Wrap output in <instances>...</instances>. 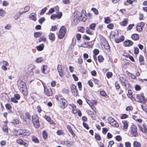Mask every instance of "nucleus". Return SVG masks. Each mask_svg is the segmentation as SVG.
I'll return each mask as SVG.
<instances>
[{
    "instance_id": "obj_1",
    "label": "nucleus",
    "mask_w": 147,
    "mask_h": 147,
    "mask_svg": "<svg viewBox=\"0 0 147 147\" xmlns=\"http://www.w3.org/2000/svg\"><path fill=\"white\" fill-rule=\"evenodd\" d=\"M84 12V11H83ZM86 20V16L84 15V13H82L80 16L78 18L77 15H74L72 17V22L74 25H76L78 24V21L84 22Z\"/></svg>"
},
{
    "instance_id": "obj_2",
    "label": "nucleus",
    "mask_w": 147,
    "mask_h": 147,
    "mask_svg": "<svg viewBox=\"0 0 147 147\" xmlns=\"http://www.w3.org/2000/svg\"><path fill=\"white\" fill-rule=\"evenodd\" d=\"M17 85L19 89L24 95H26L27 94V88L24 82L21 80H19L18 81Z\"/></svg>"
},
{
    "instance_id": "obj_3",
    "label": "nucleus",
    "mask_w": 147,
    "mask_h": 147,
    "mask_svg": "<svg viewBox=\"0 0 147 147\" xmlns=\"http://www.w3.org/2000/svg\"><path fill=\"white\" fill-rule=\"evenodd\" d=\"M32 121L35 126L36 128H38L40 127L39 121L38 116L36 115L32 117Z\"/></svg>"
},
{
    "instance_id": "obj_4",
    "label": "nucleus",
    "mask_w": 147,
    "mask_h": 147,
    "mask_svg": "<svg viewBox=\"0 0 147 147\" xmlns=\"http://www.w3.org/2000/svg\"><path fill=\"white\" fill-rule=\"evenodd\" d=\"M67 29L65 26H62L59 30V33L58 35V38L59 39H61L63 38L66 33Z\"/></svg>"
},
{
    "instance_id": "obj_5",
    "label": "nucleus",
    "mask_w": 147,
    "mask_h": 147,
    "mask_svg": "<svg viewBox=\"0 0 147 147\" xmlns=\"http://www.w3.org/2000/svg\"><path fill=\"white\" fill-rule=\"evenodd\" d=\"M136 98L138 101L144 104L146 102V100L143 94L136 95Z\"/></svg>"
},
{
    "instance_id": "obj_6",
    "label": "nucleus",
    "mask_w": 147,
    "mask_h": 147,
    "mask_svg": "<svg viewBox=\"0 0 147 147\" xmlns=\"http://www.w3.org/2000/svg\"><path fill=\"white\" fill-rule=\"evenodd\" d=\"M137 130V128L136 126L134 125H132L131 131V133L132 135L131 137H136L138 136Z\"/></svg>"
},
{
    "instance_id": "obj_7",
    "label": "nucleus",
    "mask_w": 147,
    "mask_h": 147,
    "mask_svg": "<svg viewBox=\"0 0 147 147\" xmlns=\"http://www.w3.org/2000/svg\"><path fill=\"white\" fill-rule=\"evenodd\" d=\"M59 102L60 107L62 109H64L67 105V101L64 98H60Z\"/></svg>"
},
{
    "instance_id": "obj_8",
    "label": "nucleus",
    "mask_w": 147,
    "mask_h": 147,
    "mask_svg": "<svg viewBox=\"0 0 147 147\" xmlns=\"http://www.w3.org/2000/svg\"><path fill=\"white\" fill-rule=\"evenodd\" d=\"M20 132L19 135H22V136H29L30 134V131L26 129H20L19 131Z\"/></svg>"
},
{
    "instance_id": "obj_9",
    "label": "nucleus",
    "mask_w": 147,
    "mask_h": 147,
    "mask_svg": "<svg viewBox=\"0 0 147 147\" xmlns=\"http://www.w3.org/2000/svg\"><path fill=\"white\" fill-rule=\"evenodd\" d=\"M119 80L120 82L121 83L123 86H124L125 87H126L127 85H128L129 86V84L128 81L126 80V79L122 77L119 78Z\"/></svg>"
},
{
    "instance_id": "obj_10",
    "label": "nucleus",
    "mask_w": 147,
    "mask_h": 147,
    "mask_svg": "<svg viewBox=\"0 0 147 147\" xmlns=\"http://www.w3.org/2000/svg\"><path fill=\"white\" fill-rule=\"evenodd\" d=\"M26 117L24 119V121L26 122V123L28 124H29L31 121L30 118L31 116L28 113H25Z\"/></svg>"
},
{
    "instance_id": "obj_11",
    "label": "nucleus",
    "mask_w": 147,
    "mask_h": 147,
    "mask_svg": "<svg viewBox=\"0 0 147 147\" xmlns=\"http://www.w3.org/2000/svg\"><path fill=\"white\" fill-rule=\"evenodd\" d=\"M62 14L61 12H60L58 14H53L51 16V18L53 20H55L56 18L60 19L62 17Z\"/></svg>"
},
{
    "instance_id": "obj_12",
    "label": "nucleus",
    "mask_w": 147,
    "mask_h": 147,
    "mask_svg": "<svg viewBox=\"0 0 147 147\" xmlns=\"http://www.w3.org/2000/svg\"><path fill=\"white\" fill-rule=\"evenodd\" d=\"M44 92L46 94L51 96L52 94V92L51 89H48L44 86Z\"/></svg>"
},
{
    "instance_id": "obj_13",
    "label": "nucleus",
    "mask_w": 147,
    "mask_h": 147,
    "mask_svg": "<svg viewBox=\"0 0 147 147\" xmlns=\"http://www.w3.org/2000/svg\"><path fill=\"white\" fill-rule=\"evenodd\" d=\"M140 129L143 132L146 133L147 132L146 125L145 124H143V127L141 126H139Z\"/></svg>"
},
{
    "instance_id": "obj_14",
    "label": "nucleus",
    "mask_w": 147,
    "mask_h": 147,
    "mask_svg": "<svg viewBox=\"0 0 147 147\" xmlns=\"http://www.w3.org/2000/svg\"><path fill=\"white\" fill-rule=\"evenodd\" d=\"M17 143L18 144L23 145L25 147H27L28 146V144L24 142L23 140L21 139H17L16 140Z\"/></svg>"
},
{
    "instance_id": "obj_15",
    "label": "nucleus",
    "mask_w": 147,
    "mask_h": 147,
    "mask_svg": "<svg viewBox=\"0 0 147 147\" xmlns=\"http://www.w3.org/2000/svg\"><path fill=\"white\" fill-rule=\"evenodd\" d=\"M133 44V42L129 40L125 41L124 42V45L125 47H130Z\"/></svg>"
},
{
    "instance_id": "obj_16",
    "label": "nucleus",
    "mask_w": 147,
    "mask_h": 147,
    "mask_svg": "<svg viewBox=\"0 0 147 147\" xmlns=\"http://www.w3.org/2000/svg\"><path fill=\"white\" fill-rule=\"evenodd\" d=\"M29 18L31 20L35 21L36 20V15L35 13H31L29 15Z\"/></svg>"
},
{
    "instance_id": "obj_17",
    "label": "nucleus",
    "mask_w": 147,
    "mask_h": 147,
    "mask_svg": "<svg viewBox=\"0 0 147 147\" xmlns=\"http://www.w3.org/2000/svg\"><path fill=\"white\" fill-rule=\"evenodd\" d=\"M57 69L60 76L61 77H63V75L62 70V67L61 65H58Z\"/></svg>"
},
{
    "instance_id": "obj_18",
    "label": "nucleus",
    "mask_w": 147,
    "mask_h": 147,
    "mask_svg": "<svg viewBox=\"0 0 147 147\" xmlns=\"http://www.w3.org/2000/svg\"><path fill=\"white\" fill-rule=\"evenodd\" d=\"M139 61L141 65H144L145 63L144 58L142 55H140L139 57Z\"/></svg>"
},
{
    "instance_id": "obj_19",
    "label": "nucleus",
    "mask_w": 147,
    "mask_h": 147,
    "mask_svg": "<svg viewBox=\"0 0 147 147\" xmlns=\"http://www.w3.org/2000/svg\"><path fill=\"white\" fill-rule=\"evenodd\" d=\"M132 38L135 40H138L139 38V36L138 34H134L131 35Z\"/></svg>"
},
{
    "instance_id": "obj_20",
    "label": "nucleus",
    "mask_w": 147,
    "mask_h": 147,
    "mask_svg": "<svg viewBox=\"0 0 147 147\" xmlns=\"http://www.w3.org/2000/svg\"><path fill=\"white\" fill-rule=\"evenodd\" d=\"M124 36H121L120 38L115 39V41L116 43H118L123 41L124 40Z\"/></svg>"
},
{
    "instance_id": "obj_21",
    "label": "nucleus",
    "mask_w": 147,
    "mask_h": 147,
    "mask_svg": "<svg viewBox=\"0 0 147 147\" xmlns=\"http://www.w3.org/2000/svg\"><path fill=\"white\" fill-rule=\"evenodd\" d=\"M128 22V20L127 19H125L123 21L120 22L119 24L121 26H125L127 24Z\"/></svg>"
},
{
    "instance_id": "obj_22",
    "label": "nucleus",
    "mask_w": 147,
    "mask_h": 147,
    "mask_svg": "<svg viewBox=\"0 0 147 147\" xmlns=\"http://www.w3.org/2000/svg\"><path fill=\"white\" fill-rule=\"evenodd\" d=\"M49 39L52 41H54L55 39V34L53 33H51L49 35Z\"/></svg>"
},
{
    "instance_id": "obj_23",
    "label": "nucleus",
    "mask_w": 147,
    "mask_h": 147,
    "mask_svg": "<svg viewBox=\"0 0 147 147\" xmlns=\"http://www.w3.org/2000/svg\"><path fill=\"white\" fill-rule=\"evenodd\" d=\"M32 141L36 143H38L39 142V140L34 136L32 137Z\"/></svg>"
},
{
    "instance_id": "obj_24",
    "label": "nucleus",
    "mask_w": 147,
    "mask_h": 147,
    "mask_svg": "<svg viewBox=\"0 0 147 147\" xmlns=\"http://www.w3.org/2000/svg\"><path fill=\"white\" fill-rule=\"evenodd\" d=\"M36 48L38 51H41L44 49V45L43 44H40L39 46H37Z\"/></svg>"
},
{
    "instance_id": "obj_25",
    "label": "nucleus",
    "mask_w": 147,
    "mask_h": 147,
    "mask_svg": "<svg viewBox=\"0 0 147 147\" xmlns=\"http://www.w3.org/2000/svg\"><path fill=\"white\" fill-rule=\"evenodd\" d=\"M134 147H141V144L140 143L137 141H134L133 143Z\"/></svg>"
},
{
    "instance_id": "obj_26",
    "label": "nucleus",
    "mask_w": 147,
    "mask_h": 147,
    "mask_svg": "<svg viewBox=\"0 0 147 147\" xmlns=\"http://www.w3.org/2000/svg\"><path fill=\"white\" fill-rule=\"evenodd\" d=\"M67 128L68 130H69L70 132L71 133V134L73 136H75V134L74 133V132H73L72 129H71V127L69 125H67Z\"/></svg>"
},
{
    "instance_id": "obj_27",
    "label": "nucleus",
    "mask_w": 147,
    "mask_h": 147,
    "mask_svg": "<svg viewBox=\"0 0 147 147\" xmlns=\"http://www.w3.org/2000/svg\"><path fill=\"white\" fill-rule=\"evenodd\" d=\"M105 20L104 22L106 24H107L111 22V20L109 17H105L104 18Z\"/></svg>"
},
{
    "instance_id": "obj_28",
    "label": "nucleus",
    "mask_w": 147,
    "mask_h": 147,
    "mask_svg": "<svg viewBox=\"0 0 147 147\" xmlns=\"http://www.w3.org/2000/svg\"><path fill=\"white\" fill-rule=\"evenodd\" d=\"M123 124V127L125 129H126L127 128L128 126V123L127 121H122Z\"/></svg>"
},
{
    "instance_id": "obj_29",
    "label": "nucleus",
    "mask_w": 147,
    "mask_h": 147,
    "mask_svg": "<svg viewBox=\"0 0 147 147\" xmlns=\"http://www.w3.org/2000/svg\"><path fill=\"white\" fill-rule=\"evenodd\" d=\"M34 37L37 38L40 37L42 34V32H35L34 34Z\"/></svg>"
},
{
    "instance_id": "obj_30",
    "label": "nucleus",
    "mask_w": 147,
    "mask_h": 147,
    "mask_svg": "<svg viewBox=\"0 0 147 147\" xmlns=\"http://www.w3.org/2000/svg\"><path fill=\"white\" fill-rule=\"evenodd\" d=\"M71 107H72L73 109H72V111L73 113L74 114H76L77 112V110L76 109V106L74 105V104H72L71 105Z\"/></svg>"
},
{
    "instance_id": "obj_31",
    "label": "nucleus",
    "mask_w": 147,
    "mask_h": 147,
    "mask_svg": "<svg viewBox=\"0 0 147 147\" xmlns=\"http://www.w3.org/2000/svg\"><path fill=\"white\" fill-rule=\"evenodd\" d=\"M73 95L75 96H76L78 95V92L77 89L71 91Z\"/></svg>"
},
{
    "instance_id": "obj_32",
    "label": "nucleus",
    "mask_w": 147,
    "mask_h": 147,
    "mask_svg": "<svg viewBox=\"0 0 147 147\" xmlns=\"http://www.w3.org/2000/svg\"><path fill=\"white\" fill-rule=\"evenodd\" d=\"M44 60V59L43 58L41 57H39L38 58H37L36 60V62L37 63H39L41 62H42Z\"/></svg>"
},
{
    "instance_id": "obj_33",
    "label": "nucleus",
    "mask_w": 147,
    "mask_h": 147,
    "mask_svg": "<svg viewBox=\"0 0 147 147\" xmlns=\"http://www.w3.org/2000/svg\"><path fill=\"white\" fill-rule=\"evenodd\" d=\"M91 10L93 11L96 15H97L98 14V11L96 8L93 7L91 8Z\"/></svg>"
},
{
    "instance_id": "obj_34",
    "label": "nucleus",
    "mask_w": 147,
    "mask_h": 147,
    "mask_svg": "<svg viewBox=\"0 0 147 147\" xmlns=\"http://www.w3.org/2000/svg\"><path fill=\"white\" fill-rule=\"evenodd\" d=\"M47 9V8L46 7H45L44 8L42 9L40 13V15H43L46 11Z\"/></svg>"
},
{
    "instance_id": "obj_35",
    "label": "nucleus",
    "mask_w": 147,
    "mask_h": 147,
    "mask_svg": "<svg viewBox=\"0 0 147 147\" xmlns=\"http://www.w3.org/2000/svg\"><path fill=\"white\" fill-rule=\"evenodd\" d=\"M96 26V24L95 23L91 24L89 25V28L92 30H94Z\"/></svg>"
},
{
    "instance_id": "obj_36",
    "label": "nucleus",
    "mask_w": 147,
    "mask_h": 147,
    "mask_svg": "<svg viewBox=\"0 0 147 147\" xmlns=\"http://www.w3.org/2000/svg\"><path fill=\"white\" fill-rule=\"evenodd\" d=\"M111 124L112 126L116 127H118L119 126V124L115 121L111 123Z\"/></svg>"
},
{
    "instance_id": "obj_37",
    "label": "nucleus",
    "mask_w": 147,
    "mask_h": 147,
    "mask_svg": "<svg viewBox=\"0 0 147 147\" xmlns=\"http://www.w3.org/2000/svg\"><path fill=\"white\" fill-rule=\"evenodd\" d=\"M42 136L43 138L44 139H46L47 138L48 135L47 134L46 132L45 131H43L42 132Z\"/></svg>"
},
{
    "instance_id": "obj_38",
    "label": "nucleus",
    "mask_w": 147,
    "mask_h": 147,
    "mask_svg": "<svg viewBox=\"0 0 147 147\" xmlns=\"http://www.w3.org/2000/svg\"><path fill=\"white\" fill-rule=\"evenodd\" d=\"M86 32L87 34H89L92 35L93 34L92 32L88 27L86 28Z\"/></svg>"
},
{
    "instance_id": "obj_39",
    "label": "nucleus",
    "mask_w": 147,
    "mask_h": 147,
    "mask_svg": "<svg viewBox=\"0 0 147 147\" xmlns=\"http://www.w3.org/2000/svg\"><path fill=\"white\" fill-rule=\"evenodd\" d=\"M128 73H127L128 75L131 77L132 79H135L136 78V76L133 74L129 73V72H128Z\"/></svg>"
},
{
    "instance_id": "obj_40",
    "label": "nucleus",
    "mask_w": 147,
    "mask_h": 147,
    "mask_svg": "<svg viewBox=\"0 0 147 147\" xmlns=\"http://www.w3.org/2000/svg\"><path fill=\"white\" fill-rule=\"evenodd\" d=\"M98 60L99 62H102L104 60V58L102 55H100L98 57Z\"/></svg>"
},
{
    "instance_id": "obj_41",
    "label": "nucleus",
    "mask_w": 147,
    "mask_h": 147,
    "mask_svg": "<svg viewBox=\"0 0 147 147\" xmlns=\"http://www.w3.org/2000/svg\"><path fill=\"white\" fill-rule=\"evenodd\" d=\"M100 94L101 96H107L106 93L104 91H101L100 92Z\"/></svg>"
},
{
    "instance_id": "obj_42",
    "label": "nucleus",
    "mask_w": 147,
    "mask_h": 147,
    "mask_svg": "<svg viewBox=\"0 0 147 147\" xmlns=\"http://www.w3.org/2000/svg\"><path fill=\"white\" fill-rule=\"evenodd\" d=\"M108 120L109 123L111 124L115 121L114 119L111 117H109L108 118Z\"/></svg>"
},
{
    "instance_id": "obj_43",
    "label": "nucleus",
    "mask_w": 147,
    "mask_h": 147,
    "mask_svg": "<svg viewBox=\"0 0 147 147\" xmlns=\"http://www.w3.org/2000/svg\"><path fill=\"white\" fill-rule=\"evenodd\" d=\"M30 7L29 6H26L24 7V11L26 13L29 11L30 9Z\"/></svg>"
},
{
    "instance_id": "obj_44",
    "label": "nucleus",
    "mask_w": 147,
    "mask_h": 147,
    "mask_svg": "<svg viewBox=\"0 0 147 147\" xmlns=\"http://www.w3.org/2000/svg\"><path fill=\"white\" fill-rule=\"evenodd\" d=\"M62 91L63 93L67 94L69 93V90L67 89H63L62 90Z\"/></svg>"
},
{
    "instance_id": "obj_45",
    "label": "nucleus",
    "mask_w": 147,
    "mask_h": 147,
    "mask_svg": "<svg viewBox=\"0 0 147 147\" xmlns=\"http://www.w3.org/2000/svg\"><path fill=\"white\" fill-rule=\"evenodd\" d=\"M45 19L44 17H42L38 20V22L39 23L42 24L45 21Z\"/></svg>"
},
{
    "instance_id": "obj_46",
    "label": "nucleus",
    "mask_w": 147,
    "mask_h": 147,
    "mask_svg": "<svg viewBox=\"0 0 147 147\" xmlns=\"http://www.w3.org/2000/svg\"><path fill=\"white\" fill-rule=\"evenodd\" d=\"M107 27L109 29H112L113 28L114 25L113 24L111 23L108 25Z\"/></svg>"
},
{
    "instance_id": "obj_47",
    "label": "nucleus",
    "mask_w": 147,
    "mask_h": 147,
    "mask_svg": "<svg viewBox=\"0 0 147 147\" xmlns=\"http://www.w3.org/2000/svg\"><path fill=\"white\" fill-rule=\"evenodd\" d=\"M95 138L98 141H100V137L98 134H96L95 135Z\"/></svg>"
},
{
    "instance_id": "obj_48",
    "label": "nucleus",
    "mask_w": 147,
    "mask_h": 147,
    "mask_svg": "<svg viewBox=\"0 0 147 147\" xmlns=\"http://www.w3.org/2000/svg\"><path fill=\"white\" fill-rule=\"evenodd\" d=\"M3 131H5V132H8V128L7 127V125H4L3 127Z\"/></svg>"
},
{
    "instance_id": "obj_49",
    "label": "nucleus",
    "mask_w": 147,
    "mask_h": 147,
    "mask_svg": "<svg viewBox=\"0 0 147 147\" xmlns=\"http://www.w3.org/2000/svg\"><path fill=\"white\" fill-rule=\"evenodd\" d=\"M78 30L79 31L83 33L84 32V29L82 27H80L78 28Z\"/></svg>"
},
{
    "instance_id": "obj_50",
    "label": "nucleus",
    "mask_w": 147,
    "mask_h": 147,
    "mask_svg": "<svg viewBox=\"0 0 147 147\" xmlns=\"http://www.w3.org/2000/svg\"><path fill=\"white\" fill-rule=\"evenodd\" d=\"M71 90H74L76 89V86L74 84H71L70 86Z\"/></svg>"
},
{
    "instance_id": "obj_51",
    "label": "nucleus",
    "mask_w": 147,
    "mask_h": 147,
    "mask_svg": "<svg viewBox=\"0 0 147 147\" xmlns=\"http://www.w3.org/2000/svg\"><path fill=\"white\" fill-rule=\"evenodd\" d=\"M106 76L108 78H110L112 76V74L111 72H108L106 74Z\"/></svg>"
},
{
    "instance_id": "obj_52",
    "label": "nucleus",
    "mask_w": 147,
    "mask_h": 147,
    "mask_svg": "<svg viewBox=\"0 0 147 147\" xmlns=\"http://www.w3.org/2000/svg\"><path fill=\"white\" fill-rule=\"evenodd\" d=\"M136 30L138 32H141L142 30V28L138 25L137 26L136 28Z\"/></svg>"
},
{
    "instance_id": "obj_53",
    "label": "nucleus",
    "mask_w": 147,
    "mask_h": 147,
    "mask_svg": "<svg viewBox=\"0 0 147 147\" xmlns=\"http://www.w3.org/2000/svg\"><path fill=\"white\" fill-rule=\"evenodd\" d=\"M57 133V134L59 135L63 134H64L63 131L61 130H58Z\"/></svg>"
},
{
    "instance_id": "obj_54",
    "label": "nucleus",
    "mask_w": 147,
    "mask_h": 147,
    "mask_svg": "<svg viewBox=\"0 0 147 147\" xmlns=\"http://www.w3.org/2000/svg\"><path fill=\"white\" fill-rule=\"evenodd\" d=\"M128 117V115L125 114H124L122 115L121 116V119H125L127 118Z\"/></svg>"
},
{
    "instance_id": "obj_55",
    "label": "nucleus",
    "mask_w": 147,
    "mask_h": 147,
    "mask_svg": "<svg viewBox=\"0 0 147 147\" xmlns=\"http://www.w3.org/2000/svg\"><path fill=\"white\" fill-rule=\"evenodd\" d=\"M134 24H129L128 26L127 27V29L128 30H131L133 28V27L134 26Z\"/></svg>"
},
{
    "instance_id": "obj_56",
    "label": "nucleus",
    "mask_w": 147,
    "mask_h": 147,
    "mask_svg": "<svg viewBox=\"0 0 147 147\" xmlns=\"http://www.w3.org/2000/svg\"><path fill=\"white\" fill-rule=\"evenodd\" d=\"M57 27L56 26H52L50 30L52 31H55L57 30Z\"/></svg>"
},
{
    "instance_id": "obj_57",
    "label": "nucleus",
    "mask_w": 147,
    "mask_h": 147,
    "mask_svg": "<svg viewBox=\"0 0 147 147\" xmlns=\"http://www.w3.org/2000/svg\"><path fill=\"white\" fill-rule=\"evenodd\" d=\"M139 49L137 47H135L134 48V53L135 54L137 55L139 53Z\"/></svg>"
},
{
    "instance_id": "obj_58",
    "label": "nucleus",
    "mask_w": 147,
    "mask_h": 147,
    "mask_svg": "<svg viewBox=\"0 0 147 147\" xmlns=\"http://www.w3.org/2000/svg\"><path fill=\"white\" fill-rule=\"evenodd\" d=\"M105 42V44L104 45V46L106 49H108L110 48L109 45L107 41H106Z\"/></svg>"
},
{
    "instance_id": "obj_59",
    "label": "nucleus",
    "mask_w": 147,
    "mask_h": 147,
    "mask_svg": "<svg viewBox=\"0 0 147 147\" xmlns=\"http://www.w3.org/2000/svg\"><path fill=\"white\" fill-rule=\"evenodd\" d=\"M116 140L118 141H119L121 140V138L120 136H117L115 137Z\"/></svg>"
},
{
    "instance_id": "obj_60",
    "label": "nucleus",
    "mask_w": 147,
    "mask_h": 147,
    "mask_svg": "<svg viewBox=\"0 0 147 147\" xmlns=\"http://www.w3.org/2000/svg\"><path fill=\"white\" fill-rule=\"evenodd\" d=\"M46 40V38L43 37H40L39 38V41L40 42H41L42 41H43L44 42H45Z\"/></svg>"
},
{
    "instance_id": "obj_61",
    "label": "nucleus",
    "mask_w": 147,
    "mask_h": 147,
    "mask_svg": "<svg viewBox=\"0 0 147 147\" xmlns=\"http://www.w3.org/2000/svg\"><path fill=\"white\" fill-rule=\"evenodd\" d=\"M142 109L146 113H147V107L146 106H143L142 105H141Z\"/></svg>"
},
{
    "instance_id": "obj_62",
    "label": "nucleus",
    "mask_w": 147,
    "mask_h": 147,
    "mask_svg": "<svg viewBox=\"0 0 147 147\" xmlns=\"http://www.w3.org/2000/svg\"><path fill=\"white\" fill-rule=\"evenodd\" d=\"M5 107L6 108L10 110L11 108V107L10 105L9 104H7L5 105Z\"/></svg>"
},
{
    "instance_id": "obj_63",
    "label": "nucleus",
    "mask_w": 147,
    "mask_h": 147,
    "mask_svg": "<svg viewBox=\"0 0 147 147\" xmlns=\"http://www.w3.org/2000/svg\"><path fill=\"white\" fill-rule=\"evenodd\" d=\"M78 85L79 88V89L80 90H81L82 88V83L80 82H78Z\"/></svg>"
},
{
    "instance_id": "obj_64",
    "label": "nucleus",
    "mask_w": 147,
    "mask_h": 147,
    "mask_svg": "<svg viewBox=\"0 0 147 147\" xmlns=\"http://www.w3.org/2000/svg\"><path fill=\"white\" fill-rule=\"evenodd\" d=\"M93 53L94 55H97L99 53V51L98 49H95L93 51Z\"/></svg>"
}]
</instances>
